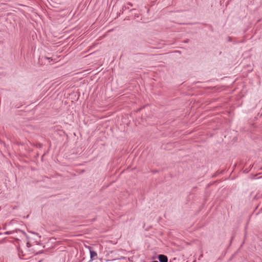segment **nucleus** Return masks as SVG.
<instances>
[{
    "instance_id": "4",
    "label": "nucleus",
    "mask_w": 262,
    "mask_h": 262,
    "mask_svg": "<svg viewBox=\"0 0 262 262\" xmlns=\"http://www.w3.org/2000/svg\"><path fill=\"white\" fill-rule=\"evenodd\" d=\"M45 58L46 59L48 60L49 62H50V59H51V58H50V57H45Z\"/></svg>"
},
{
    "instance_id": "1",
    "label": "nucleus",
    "mask_w": 262,
    "mask_h": 262,
    "mask_svg": "<svg viewBox=\"0 0 262 262\" xmlns=\"http://www.w3.org/2000/svg\"><path fill=\"white\" fill-rule=\"evenodd\" d=\"M90 251V258L91 260H93L97 258V253L95 251L92 249V248L90 246L88 247Z\"/></svg>"
},
{
    "instance_id": "2",
    "label": "nucleus",
    "mask_w": 262,
    "mask_h": 262,
    "mask_svg": "<svg viewBox=\"0 0 262 262\" xmlns=\"http://www.w3.org/2000/svg\"><path fill=\"white\" fill-rule=\"evenodd\" d=\"M158 260L160 262H168V257L164 254H160L158 256Z\"/></svg>"
},
{
    "instance_id": "3",
    "label": "nucleus",
    "mask_w": 262,
    "mask_h": 262,
    "mask_svg": "<svg viewBox=\"0 0 262 262\" xmlns=\"http://www.w3.org/2000/svg\"><path fill=\"white\" fill-rule=\"evenodd\" d=\"M11 233H12L11 231H7L5 233V234L6 235H9V234H11Z\"/></svg>"
},
{
    "instance_id": "6",
    "label": "nucleus",
    "mask_w": 262,
    "mask_h": 262,
    "mask_svg": "<svg viewBox=\"0 0 262 262\" xmlns=\"http://www.w3.org/2000/svg\"><path fill=\"white\" fill-rule=\"evenodd\" d=\"M230 40H231V38L229 37V41H230Z\"/></svg>"
},
{
    "instance_id": "5",
    "label": "nucleus",
    "mask_w": 262,
    "mask_h": 262,
    "mask_svg": "<svg viewBox=\"0 0 262 262\" xmlns=\"http://www.w3.org/2000/svg\"><path fill=\"white\" fill-rule=\"evenodd\" d=\"M18 255L20 257V252L19 251H18Z\"/></svg>"
}]
</instances>
